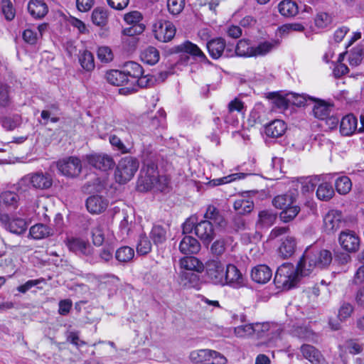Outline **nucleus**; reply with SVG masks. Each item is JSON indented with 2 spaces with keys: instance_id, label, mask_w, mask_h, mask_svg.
Wrapping results in <instances>:
<instances>
[{
  "instance_id": "obj_1",
  "label": "nucleus",
  "mask_w": 364,
  "mask_h": 364,
  "mask_svg": "<svg viewBox=\"0 0 364 364\" xmlns=\"http://www.w3.org/2000/svg\"><path fill=\"white\" fill-rule=\"evenodd\" d=\"M162 180L165 179L159 176L157 166L154 162L148 161L144 164L140 171L137 188L140 191H147L152 188L163 191Z\"/></svg>"
},
{
  "instance_id": "obj_2",
  "label": "nucleus",
  "mask_w": 364,
  "mask_h": 364,
  "mask_svg": "<svg viewBox=\"0 0 364 364\" xmlns=\"http://www.w3.org/2000/svg\"><path fill=\"white\" fill-rule=\"evenodd\" d=\"M53 183V176L48 172L36 171L24 176L17 183V190L25 191L32 187L35 189L48 190Z\"/></svg>"
},
{
  "instance_id": "obj_3",
  "label": "nucleus",
  "mask_w": 364,
  "mask_h": 364,
  "mask_svg": "<svg viewBox=\"0 0 364 364\" xmlns=\"http://www.w3.org/2000/svg\"><path fill=\"white\" fill-rule=\"evenodd\" d=\"M299 275L296 268L290 263H284L277 270L274 283L277 289L289 290L299 282Z\"/></svg>"
},
{
  "instance_id": "obj_4",
  "label": "nucleus",
  "mask_w": 364,
  "mask_h": 364,
  "mask_svg": "<svg viewBox=\"0 0 364 364\" xmlns=\"http://www.w3.org/2000/svg\"><path fill=\"white\" fill-rule=\"evenodd\" d=\"M139 166L138 159L133 156H125L119 161L114 173L116 181L119 183H125L130 181Z\"/></svg>"
},
{
  "instance_id": "obj_5",
  "label": "nucleus",
  "mask_w": 364,
  "mask_h": 364,
  "mask_svg": "<svg viewBox=\"0 0 364 364\" xmlns=\"http://www.w3.org/2000/svg\"><path fill=\"white\" fill-rule=\"evenodd\" d=\"M306 261L309 262V269L316 267H325L332 261L330 251L326 250L307 249L306 250Z\"/></svg>"
},
{
  "instance_id": "obj_6",
  "label": "nucleus",
  "mask_w": 364,
  "mask_h": 364,
  "mask_svg": "<svg viewBox=\"0 0 364 364\" xmlns=\"http://www.w3.org/2000/svg\"><path fill=\"white\" fill-rule=\"evenodd\" d=\"M57 168L59 172L69 178L77 177L82 172V162L75 156H69L57 162Z\"/></svg>"
},
{
  "instance_id": "obj_7",
  "label": "nucleus",
  "mask_w": 364,
  "mask_h": 364,
  "mask_svg": "<svg viewBox=\"0 0 364 364\" xmlns=\"http://www.w3.org/2000/svg\"><path fill=\"white\" fill-rule=\"evenodd\" d=\"M225 272V266L218 259H211L205 264L206 277L214 284L223 286Z\"/></svg>"
},
{
  "instance_id": "obj_8",
  "label": "nucleus",
  "mask_w": 364,
  "mask_h": 364,
  "mask_svg": "<svg viewBox=\"0 0 364 364\" xmlns=\"http://www.w3.org/2000/svg\"><path fill=\"white\" fill-rule=\"evenodd\" d=\"M153 28L155 38L161 42L171 41L176 33V28L173 24L165 19H158Z\"/></svg>"
},
{
  "instance_id": "obj_9",
  "label": "nucleus",
  "mask_w": 364,
  "mask_h": 364,
  "mask_svg": "<svg viewBox=\"0 0 364 364\" xmlns=\"http://www.w3.org/2000/svg\"><path fill=\"white\" fill-rule=\"evenodd\" d=\"M85 160L92 167L106 171L112 168L115 162L112 157L104 153H94L85 156Z\"/></svg>"
},
{
  "instance_id": "obj_10",
  "label": "nucleus",
  "mask_w": 364,
  "mask_h": 364,
  "mask_svg": "<svg viewBox=\"0 0 364 364\" xmlns=\"http://www.w3.org/2000/svg\"><path fill=\"white\" fill-rule=\"evenodd\" d=\"M281 332L282 328L277 323L269 322L254 323V335L257 338L267 337L269 340H272L279 337Z\"/></svg>"
},
{
  "instance_id": "obj_11",
  "label": "nucleus",
  "mask_w": 364,
  "mask_h": 364,
  "mask_svg": "<svg viewBox=\"0 0 364 364\" xmlns=\"http://www.w3.org/2000/svg\"><path fill=\"white\" fill-rule=\"evenodd\" d=\"M224 285H229L234 288H240L245 285V278L240 271L234 264L226 266Z\"/></svg>"
},
{
  "instance_id": "obj_12",
  "label": "nucleus",
  "mask_w": 364,
  "mask_h": 364,
  "mask_svg": "<svg viewBox=\"0 0 364 364\" xmlns=\"http://www.w3.org/2000/svg\"><path fill=\"white\" fill-rule=\"evenodd\" d=\"M338 242L343 249L349 252H356L360 246L359 237L352 230H345L340 233Z\"/></svg>"
},
{
  "instance_id": "obj_13",
  "label": "nucleus",
  "mask_w": 364,
  "mask_h": 364,
  "mask_svg": "<svg viewBox=\"0 0 364 364\" xmlns=\"http://www.w3.org/2000/svg\"><path fill=\"white\" fill-rule=\"evenodd\" d=\"M195 234L205 245H209L215 237V230L212 223L202 220L195 226Z\"/></svg>"
},
{
  "instance_id": "obj_14",
  "label": "nucleus",
  "mask_w": 364,
  "mask_h": 364,
  "mask_svg": "<svg viewBox=\"0 0 364 364\" xmlns=\"http://www.w3.org/2000/svg\"><path fill=\"white\" fill-rule=\"evenodd\" d=\"M341 215L336 211L328 212L323 218V228L327 234H333L341 228Z\"/></svg>"
},
{
  "instance_id": "obj_15",
  "label": "nucleus",
  "mask_w": 364,
  "mask_h": 364,
  "mask_svg": "<svg viewBox=\"0 0 364 364\" xmlns=\"http://www.w3.org/2000/svg\"><path fill=\"white\" fill-rule=\"evenodd\" d=\"M301 352L304 358L311 364H328L321 353L314 346L304 344L301 346Z\"/></svg>"
},
{
  "instance_id": "obj_16",
  "label": "nucleus",
  "mask_w": 364,
  "mask_h": 364,
  "mask_svg": "<svg viewBox=\"0 0 364 364\" xmlns=\"http://www.w3.org/2000/svg\"><path fill=\"white\" fill-rule=\"evenodd\" d=\"M69 250L76 254L88 256L92 254V247L86 241L79 238H71L67 243Z\"/></svg>"
},
{
  "instance_id": "obj_17",
  "label": "nucleus",
  "mask_w": 364,
  "mask_h": 364,
  "mask_svg": "<svg viewBox=\"0 0 364 364\" xmlns=\"http://www.w3.org/2000/svg\"><path fill=\"white\" fill-rule=\"evenodd\" d=\"M271 269L264 264H259L252 268L251 271L252 279L258 284H265L272 278Z\"/></svg>"
},
{
  "instance_id": "obj_18",
  "label": "nucleus",
  "mask_w": 364,
  "mask_h": 364,
  "mask_svg": "<svg viewBox=\"0 0 364 364\" xmlns=\"http://www.w3.org/2000/svg\"><path fill=\"white\" fill-rule=\"evenodd\" d=\"M27 8L31 16L36 19L43 18L48 12V7L44 0H30Z\"/></svg>"
},
{
  "instance_id": "obj_19",
  "label": "nucleus",
  "mask_w": 364,
  "mask_h": 364,
  "mask_svg": "<svg viewBox=\"0 0 364 364\" xmlns=\"http://www.w3.org/2000/svg\"><path fill=\"white\" fill-rule=\"evenodd\" d=\"M86 206L89 212L99 214L106 210L108 201L100 196H92L87 199Z\"/></svg>"
},
{
  "instance_id": "obj_20",
  "label": "nucleus",
  "mask_w": 364,
  "mask_h": 364,
  "mask_svg": "<svg viewBox=\"0 0 364 364\" xmlns=\"http://www.w3.org/2000/svg\"><path fill=\"white\" fill-rule=\"evenodd\" d=\"M200 250L199 242L192 236H185L179 244V250L183 255L197 254Z\"/></svg>"
},
{
  "instance_id": "obj_21",
  "label": "nucleus",
  "mask_w": 364,
  "mask_h": 364,
  "mask_svg": "<svg viewBox=\"0 0 364 364\" xmlns=\"http://www.w3.org/2000/svg\"><path fill=\"white\" fill-rule=\"evenodd\" d=\"M309 99L315 102L313 107V113L315 117L319 119H325L328 117L332 109V105L330 103L314 97H309Z\"/></svg>"
},
{
  "instance_id": "obj_22",
  "label": "nucleus",
  "mask_w": 364,
  "mask_h": 364,
  "mask_svg": "<svg viewBox=\"0 0 364 364\" xmlns=\"http://www.w3.org/2000/svg\"><path fill=\"white\" fill-rule=\"evenodd\" d=\"M358 120L352 114L344 116L340 124V132L342 135L350 136L357 129Z\"/></svg>"
},
{
  "instance_id": "obj_23",
  "label": "nucleus",
  "mask_w": 364,
  "mask_h": 364,
  "mask_svg": "<svg viewBox=\"0 0 364 364\" xmlns=\"http://www.w3.org/2000/svg\"><path fill=\"white\" fill-rule=\"evenodd\" d=\"M178 52H184L191 55L194 58H197L200 61L207 60L205 55L199 48V47L190 41H186L183 43L176 47Z\"/></svg>"
},
{
  "instance_id": "obj_24",
  "label": "nucleus",
  "mask_w": 364,
  "mask_h": 364,
  "mask_svg": "<svg viewBox=\"0 0 364 364\" xmlns=\"http://www.w3.org/2000/svg\"><path fill=\"white\" fill-rule=\"evenodd\" d=\"M225 46V41L222 38H216L207 43V48L209 54L214 59H218L222 56Z\"/></svg>"
},
{
  "instance_id": "obj_25",
  "label": "nucleus",
  "mask_w": 364,
  "mask_h": 364,
  "mask_svg": "<svg viewBox=\"0 0 364 364\" xmlns=\"http://www.w3.org/2000/svg\"><path fill=\"white\" fill-rule=\"evenodd\" d=\"M4 218L7 219V223H6V228L11 232L21 235L24 233L27 229V223L22 218H12L9 219L7 215H5L1 218L2 220H4Z\"/></svg>"
},
{
  "instance_id": "obj_26",
  "label": "nucleus",
  "mask_w": 364,
  "mask_h": 364,
  "mask_svg": "<svg viewBox=\"0 0 364 364\" xmlns=\"http://www.w3.org/2000/svg\"><path fill=\"white\" fill-rule=\"evenodd\" d=\"M179 263L181 267L186 270L202 272L204 269L203 264L195 257H184Z\"/></svg>"
},
{
  "instance_id": "obj_27",
  "label": "nucleus",
  "mask_w": 364,
  "mask_h": 364,
  "mask_svg": "<svg viewBox=\"0 0 364 364\" xmlns=\"http://www.w3.org/2000/svg\"><path fill=\"white\" fill-rule=\"evenodd\" d=\"M287 129L285 123L282 120H274L265 128V133L268 136L279 137L284 134Z\"/></svg>"
},
{
  "instance_id": "obj_28",
  "label": "nucleus",
  "mask_w": 364,
  "mask_h": 364,
  "mask_svg": "<svg viewBox=\"0 0 364 364\" xmlns=\"http://www.w3.org/2000/svg\"><path fill=\"white\" fill-rule=\"evenodd\" d=\"M199 277L193 272H181L178 276V284L184 289H190L197 285Z\"/></svg>"
},
{
  "instance_id": "obj_29",
  "label": "nucleus",
  "mask_w": 364,
  "mask_h": 364,
  "mask_svg": "<svg viewBox=\"0 0 364 364\" xmlns=\"http://www.w3.org/2000/svg\"><path fill=\"white\" fill-rule=\"evenodd\" d=\"M296 249V240L292 237H287L279 247V254L284 258L290 257Z\"/></svg>"
},
{
  "instance_id": "obj_30",
  "label": "nucleus",
  "mask_w": 364,
  "mask_h": 364,
  "mask_svg": "<svg viewBox=\"0 0 364 364\" xmlns=\"http://www.w3.org/2000/svg\"><path fill=\"white\" fill-rule=\"evenodd\" d=\"M30 235L35 240H41L53 234V230L46 225L38 223L30 228Z\"/></svg>"
},
{
  "instance_id": "obj_31",
  "label": "nucleus",
  "mask_w": 364,
  "mask_h": 364,
  "mask_svg": "<svg viewBox=\"0 0 364 364\" xmlns=\"http://www.w3.org/2000/svg\"><path fill=\"white\" fill-rule=\"evenodd\" d=\"M296 194L293 193H287L285 194L276 196L273 199V205L279 209H284L291 205H293L296 200Z\"/></svg>"
},
{
  "instance_id": "obj_32",
  "label": "nucleus",
  "mask_w": 364,
  "mask_h": 364,
  "mask_svg": "<svg viewBox=\"0 0 364 364\" xmlns=\"http://www.w3.org/2000/svg\"><path fill=\"white\" fill-rule=\"evenodd\" d=\"M279 44V41L278 40L261 42L257 46H254V56L267 55L277 48Z\"/></svg>"
},
{
  "instance_id": "obj_33",
  "label": "nucleus",
  "mask_w": 364,
  "mask_h": 364,
  "mask_svg": "<svg viewBox=\"0 0 364 364\" xmlns=\"http://www.w3.org/2000/svg\"><path fill=\"white\" fill-rule=\"evenodd\" d=\"M278 10L282 16L292 17L297 14L298 6L291 0H284L279 4Z\"/></svg>"
},
{
  "instance_id": "obj_34",
  "label": "nucleus",
  "mask_w": 364,
  "mask_h": 364,
  "mask_svg": "<svg viewBox=\"0 0 364 364\" xmlns=\"http://www.w3.org/2000/svg\"><path fill=\"white\" fill-rule=\"evenodd\" d=\"M205 220H212L214 223L221 228L226 225V222L223 216L220 213L219 210L213 205H209L205 213Z\"/></svg>"
},
{
  "instance_id": "obj_35",
  "label": "nucleus",
  "mask_w": 364,
  "mask_h": 364,
  "mask_svg": "<svg viewBox=\"0 0 364 364\" xmlns=\"http://www.w3.org/2000/svg\"><path fill=\"white\" fill-rule=\"evenodd\" d=\"M141 60L149 65H154L159 60L160 55L159 50L152 46H149L141 51Z\"/></svg>"
},
{
  "instance_id": "obj_36",
  "label": "nucleus",
  "mask_w": 364,
  "mask_h": 364,
  "mask_svg": "<svg viewBox=\"0 0 364 364\" xmlns=\"http://www.w3.org/2000/svg\"><path fill=\"white\" fill-rule=\"evenodd\" d=\"M233 207L240 215L250 213L254 208V203L250 199L241 197L235 200Z\"/></svg>"
},
{
  "instance_id": "obj_37",
  "label": "nucleus",
  "mask_w": 364,
  "mask_h": 364,
  "mask_svg": "<svg viewBox=\"0 0 364 364\" xmlns=\"http://www.w3.org/2000/svg\"><path fill=\"white\" fill-rule=\"evenodd\" d=\"M107 82L113 85L121 86L128 81L123 71L112 70L107 72L105 75Z\"/></svg>"
},
{
  "instance_id": "obj_38",
  "label": "nucleus",
  "mask_w": 364,
  "mask_h": 364,
  "mask_svg": "<svg viewBox=\"0 0 364 364\" xmlns=\"http://www.w3.org/2000/svg\"><path fill=\"white\" fill-rule=\"evenodd\" d=\"M123 73L125 74L127 78L129 76L136 79L143 75V68L139 63L129 61L124 65Z\"/></svg>"
},
{
  "instance_id": "obj_39",
  "label": "nucleus",
  "mask_w": 364,
  "mask_h": 364,
  "mask_svg": "<svg viewBox=\"0 0 364 364\" xmlns=\"http://www.w3.org/2000/svg\"><path fill=\"white\" fill-rule=\"evenodd\" d=\"M244 109V104L240 100L235 98L228 104V114L226 115L225 121L228 124L235 126L238 121L232 119V114L233 112L237 111L242 112Z\"/></svg>"
},
{
  "instance_id": "obj_40",
  "label": "nucleus",
  "mask_w": 364,
  "mask_h": 364,
  "mask_svg": "<svg viewBox=\"0 0 364 364\" xmlns=\"http://www.w3.org/2000/svg\"><path fill=\"white\" fill-rule=\"evenodd\" d=\"M235 53L237 55L242 57L254 56V46H251L250 41L247 40H240L236 46Z\"/></svg>"
},
{
  "instance_id": "obj_41",
  "label": "nucleus",
  "mask_w": 364,
  "mask_h": 364,
  "mask_svg": "<svg viewBox=\"0 0 364 364\" xmlns=\"http://www.w3.org/2000/svg\"><path fill=\"white\" fill-rule=\"evenodd\" d=\"M144 31L141 25H134L122 30V34L126 38H131L132 48H136L138 39L135 36L140 34Z\"/></svg>"
},
{
  "instance_id": "obj_42",
  "label": "nucleus",
  "mask_w": 364,
  "mask_h": 364,
  "mask_svg": "<svg viewBox=\"0 0 364 364\" xmlns=\"http://www.w3.org/2000/svg\"><path fill=\"white\" fill-rule=\"evenodd\" d=\"M105 225L97 223L92 229V242L96 246H101L105 241Z\"/></svg>"
},
{
  "instance_id": "obj_43",
  "label": "nucleus",
  "mask_w": 364,
  "mask_h": 364,
  "mask_svg": "<svg viewBox=\"0 0 364 364\" xmlns=\"http://www.w3.org/2000/svg\"><path fill=\"white\" fill-rule=\"evenodd\" d=\"M210 351L211 350L208 349L193 350L190 353L189 358L195 363H208L209 364Z\"/></svg>"
},
{
  "instance_id": "obj_44",
  "label": "nucleus",
  "mask_w": 364,
  "mask_h": 364,
  "mask_svg": "<svg viewBox=\"0 0 364 364\" xmlns=\"http://www.w3.org/2000/svg\"><path fill=\"white\" fill-rule=\"evenodd\" d=\"M333 195V188L332 186L327 182L321 183L316 191V196L321 200H328Z\"/></svg>"
},
{
  "instance_id": "obj_45",
  "label": "nucleus",
  "mask_w": 364,
  "mask_h": 364,
  "mask_svg": "<svg viewBox=\"0 0 364 364\" xmlns=\"http://www.w3.org/2000/svg\"><path fill=\"white\" fill-rule=\"evenodd\" d=\"M335 186L338 193L345 195L351 190L352 182L348 176H343L336 179Z\"/></svg>"
},
{
  "instance_id": "obj_46",
  "label": "nucleus",
  "mask_w": 364,
  "mask_h": 364,
  "mask_svg": "<svg viewBox=\"0 0 364 364\" xmlns=\"http://www.w3.org/2000/svg\"><path fill=\"white\" fill-rule=\"evenodd\" d=\"M154 244L163 243L166 240V230L161 225H154L150 233Z\"/></svg>"
},
{
  "instance_id": "obj_47",
  "label": "nucleus",
  "mask_w": 364,
  "mask_h": 364,
  "mask_svg": "<svg viewBox=\"0 0 364 364\" xmlns=\"http://www.w3.org/2000/svg\"><path fill=\"white\" fill-rule=\"evenodd\" d=\"M1 126L6 130L12 131L21 124V117L15 114L9 117H4L1 121Z\"/></svg>"
},
{
  "instance_id": "obj_48",
  "label": "nucleus",
  "mask_w": 364,
  "mask_h": 364,
  "mask_svg": "<svg viewBox=\"0 0 364 364\" xmlns=\"http://www.w3.org/2000/svg\"><path fill=\"white\" fill-rule=\"evenodd\" d=\"M299 211V206L291 205L290 206L283 209L279 214V218L284 223H289L295 218Z\"/></svg>"
},
{
  "instance_id": "obj_49",
  "label": "nucleus",
  "mask_w": 364,
  "mask_h": 364,
  "mask_svg": "<svg viewBox=\"0 0 364 364\" xmlns=\"http://www.w3.org/2000/svg\"><path fill=\"white\" fill-rule=\"evenodd\" d=\"M93 23L99 26H103L107 24L108 20L107 11L102 8L95 9L92 14Z\"/></svg>"
},
{
  "instance_id": "obj_50",
  "label": "nucleus",
  "mask_w": 364,
  "mask_h": 364,
  "mask_svg": "<svg viewBox=\"0 0 364 364\" xmlns=\"http://www.w3.org/2000/svg\"><path fill=\"white\" fill-rule=\"evenodd\" d=\"M257 223L263 227H269L274 224L277 215L269 210H262L259 213Z\"/></svg>"
},
{
  "instance_id": "obj_51",
  "label": "nucleus",
  "mask_w": 364,
  "mask_h": 364,
  "mask_svg": "<svg viewBox=\"0 0 364 364\" xmlns=\"http://www.w3.org/2000/svg\"><path fill=\"white\" fill-rule=\"evenodd\" d=\"M81 66L86 70L90 71L94 69V57L91 52L84 50L79 57Z\"/></svg>"
},
{
  "instance_id": "obj_52",
  "label": "nucleus",
  "mask_w": 364,
  "mask_h": 364,
  "mask_svg": "<svg viewBox=\"0 0 364 364\" xmlns=\"http://www.w3.org/2000/svg\"><path fill=\"white\" fill-rule=\"evenodd\" d=\"M0 198L6 205L11 206L14 208H16L18 206L19 197L13 191H4L1 194Z\"/></svg>"
},
{
  "instance_id": "obj_53",
  "label": "nucleus",
  "mask_w": 364,
  "mask_h": 364,
  "mask_svg": "<svg viewBox=\"0 0 364 364\" xmlns=\"http://www.w3.org/2000/svg\"><path fill=\"white\" fill-rule=\"evenodd\" d=\"M116 259L122 262L130 261L134 256V251L128 246L119 248L116 252Z\"/></svg>"
},
{
  "instance_id": "obj_54",
  "label": "nucleus",
  "mask_w": 364,
  "mask_h": 364,
  "mask_svg": "<svg viewBox=\"0 0 364 364\" xmlns=\"http://www.w3.org/2000/svg\"><path fill=\"white\" fill-rule=\"evenodd\" d=\"M121 216L122 220L119 223V231L122 239H124L129 233L132 220L124 210L121 213Z\"/></svg>"
},
{
  "instance_id": "obj_55",
  "label": "nucleus",
  "mask_w": 364,
  "mask_h": 364,
  "mask_svg": "<svg viewBox=\"0 0 364 364\" xmlns=\"http://www.w3.org/2000/svg\"><path fill=\"white\" fill-rule=\"evenodd\" d=\"M151 250V243L146 235H141L136 245L138 254L144 255L148 254Z\"/></svg>"
},
{
  "instance_id": "obj_56",
  "label": "nucleus",
  "mask_w": 364,
  "mask_h": 364,
  "mask_svg": "<svg viewBox=\"0 0 364 364\" xmlns=\"http://www.w3.org/2000/svg\"><path fill=\"white\" fill-rule=\"evenodd\" d=\"M234 333L240 338H245L254 335V323L239 326L234 329Z\"/></svg>"
},
{
  "instance_id": "obj_57",
  "label": "nucleus",
  "mask_w": 364,
  "mask_h": 364,
  "mask_svg": "<svg viewBox=\"0 0 364 364\" xmlns=\"http://www.w3.org/2000/svg\"><path fill=\"white\" fill-rule=\"evenodd\" d=\"M9 87L6 85H0V107H7L11 104Z\"/></svg>"
},
{
  "instance_id": "obj_58",
  "label": "nucleus",
  "mask_w": 364,
  "mask_h": 364,
  "mask_svg": "<svg viewBox=\"0 0 364 364\" xmlns=\"http://www.w3.org/2000/svg\"><path fill=\"white\" fill-rule=\"evenodd\" d=\"M354 311L353 306L348 302H343L339 308L338 317L340 321H346Z\"/></svg>"
},
{
  "instance_id": "obj_59",
  "label": "nucleus",
  "mask_w": 364,
  "mask_h": 364,
  "mask_svg": "<svg viewBox=\"0 0 364 364\" xmlns=\"http://www.w3.org/2000/svg\"><path fill=\"white\" fill-rule=\"evenodd\" d=\"M314 21L318 28H323L331 24L332 18L328 14L321 12L316 15Z\"/></svg>"
},
{
  "instance_id": "obj_60",
  "label": "nucleus",
  "mask_w": 364,
  "mask_h": 364,
  "mask_svg": "<svg viewBox=\"0 0 364 364\" xmlns=\"http://www.w3.org/2000/svg\"><path fill=\"white\" fill-rule=\"evenodd\" d=\"M185 5V0H168L167 6L169 12L173 15L180 14Z\"/></svg>"
},
{
  "instance_id": "obj_61",
  "label": "nucleus",
  "mask_w": 364,
  "mask_h": 364,
  "mask_svg": "<svg viewBox=\"0 0 364 364\" xmlns=\"http://www.w3.org/2000/svg\"><path fill=\"white\" fill-rule=\"evenodd\" d=\"M97 57L102 63H109L113 60L112 50L107 46L100 47L97 50Z\"/></svg>"
},
{
  "instance_id": "obj_62",
  "label": "nucleus",
  "mask_w": 364,
  "mask_h": 364,
  "mask_svg": "<svg viewBox=\"0 0 364 364\" xmlns=\"http://www.w3.org/2000/svg\"><path fill=\"white\" fill-rule=\"evenodd\" d=\"M296 268L298 270L299 277L300 276H308L315 269V268H311L310 270H308L309 269V262L306 261V252H304L302 258L300 259V261L298 263V265Z\"/></svg>"
},
{
  "instance_id": "obj_63",
  "label": "nucleus",
  "mask_w": 364,
  "mask_h": 364,
  "mask_svg": "<svg viewBox=\"0 0 364 364\" xmlns=\"http://www.w3.org/2000/svg\"><path fill=\"white\" fill-rule=\"evenodd\" d=\"M364 346L357 341L349 340L346 343V350L351 354L355 355L361 353Z\"/></svg>"
},
{
  "instance_id": "obj_64",
  "label": "nucleus",
  "mask_w": 364,
  "mask_h": 364,
  "mask_svg": "<svg viewBox=\"0 0 364 364\" xmlns=\"http://www.w3.org/2000/svg\"><path fill=\"white\" fill-rule=\"evenodd\" d=\"M362 50L359 48H353L348 57L350 65L357 66L362 60Z\"/></svg>"
}]
</instances>
